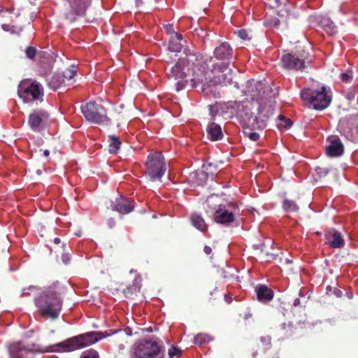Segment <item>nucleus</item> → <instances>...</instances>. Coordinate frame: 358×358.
Wrapping results in <instances>:
<instances>
[{
  "mask_svg": "<svg viewBox=\"0 0 358 358\" xmlns=\"http://www.w3.org/2000/svg\"><path fill=\"white\" fill-rule=\"evenodd\" d=\"M182 55L174 65L171 66V64L166 62L165 66L167 78L176 83V91L179 92L185 87L188 83V76H191L189 82L192 87L206 85L208 76L206 70L201 66L200 54L185 48Z\"/></svg>",
  "mask_w": 358,
  "mask_h": 358,
  "instance_id": "nucleus-1",
  "label": "nucleus"
},
{
  "mask_svg": "<svg viewBox=\"0 0 358 358\" xmlns=\"http://www.w3.org/2000/svg\"><path fill=\"white\" fill-rule=\"evenodd\" d=\"M36 306L38 308L41 317L57 319L61 312L63 299L58 282L46 287L35 299Z\"/></svg>",
  "mask_w": 358,
  "mask_h": 358,
  "instance_id": "nucleus-2",
  "label": "nucleus"
},
{
  "mask_svg": "<svg viewBox=\"0 0 358 358\" xmlns=\"http://www.w3.org/2000/svg\"><path fill=\"white\" fill-rule=\"evenodd\" d=\"M233 55L234 51L231 45L227 42H223L215 48L213 57L200 54L201 66L206 70V73H224L229 68Z\"/></svg>",
  "mask_w": 358,
  "mask_h": 358,
  "instance_id": "nucleus-3",
  "label": "nucleus"
},
{
  "mask_svg": "<svg viewBox=\"0 0 358 358\" xmlns=\"http://www.w3.org/2000/svg\"><path fill=\"white\" fill-rule=\"evenodd\" d=\"M115 331L108 333V331H91L85 334H80L62 342L57 343V346L59 348L55 351L59 352H71L84 347L90 345L101 339L106 338L111 334H114Z\"/></svg>",
  "mask_w": 358,
  "mask_h": 358,
  "instance_id": "nucleus-4",
  "label": "nucleus"
},
{
  "mask_svg": "<svg viewBox=\"0 0 358 358\" xmlns=\"http://www.w3.org/2000/svg\"><path fill=\"white\" fill-rule=\"evenodd\" d=\"M115 331L108 333V331H91L85 334H80L62 342L57 343V346L59 348L55 351L59 352H71L84 347L90 345L101 339L106 338L111 334H114Z\"/></svg>",
  "mask_w": 358,
  "mask_h": 358,
  "instance_id": "nucleus-5",
  "label": "nucleus"
},
{
  "mask_svg": "<svg viewBox=\"0 0 358 358\" xmlns=\"http://www.w3.org/2000/svg\"><path fill=\"white\" fill-rule=\"evenodd\" d=\"M162 344L156 340L141 339L136 341L133 347L131 358H164Z\"/></svg>",
  "mask_w": 358,
  "mask_h": 358,
  "instance_id": "nucleus-6",
  "label": "nucleus"
},
{
  "mask_svg": "<svg viewBox=\"0 0 358 358\" xmlns=\"http://www.w3.org/2000/svg\"><path fill=\"white\" fill-rule=\"evenodd\" d=\"M57 344L52 345L56 346ZM52 346L42 347L36 343L25 345L22 341H13L7 345V350L10 358H34L29 356L34 352L44 353L51 351Z\"/></svg>",
  "mask_w": 358,
  "mask_h": 358,
  "instance_id": "nucleus-7",
  "label": "nucleus"
},
{
  "mask_svg": "<svg viewBox=\"0 0 358 358\" xmlns=\"http://www.w3.org/2000/svg\"><path fill=\"white\" fill-rule=\"evenodd\" d=\"M145 166L146 167L145 174L152 182L161 181L166 171L164 157L161 152L150 153L147 157Z\"/></svg>",
  "mask_w": 358,
  "mask_h": 358,
  "instance_id": "nucleus-8",
  "label": "nucleus"
},
{
  "mask_svg": "<svg viewBox=\"0 0 358 358\" xmlns=\"http://www.w3.org/2000/svg\"><path fill=\"white\" fill-rule=\"evenodd\" d=\"M17 94L24 103L34 101L42 102L44 96L43 87L36 80H24L18 85Z\"/></svg>",
  "mask_w": 358,
  "mask_h": 358,
  "instance_id": "nucleus-9",
  "label": "nucleus"
},
{
  "mask_svg": "<svg viewBox=\"0 0 358 358\" xmlns=\"http://www.w3.org/2000/svg\"><path fill=\"white\" fill-rule=\"evenodd\" d=\"M91 0H66L64 4V15L71 23L77 20L79 17H84Z\"/></svg>",
  "mask_w": 358,
  "mask_h": 358,
  "instance_id": "nucleus-10",
  "label": "nucleus"
},
{
  "mask_svg": "<svg viewBox=\"0 0 358 358\" xmlns=\"http://www.w3.org/2000/svg\"><path fill=\"white\" fill-rule=\"evenodd\" d=\"M81 110L85 119L89 122L101 124L109 120L104 107L94 101H90L83 106Z\"/></svg>",
  "mask_w": 358,
  "mask_h": 358,
  "instance_id": "nucleus-11",
  "label": "nucleus"
},
{
  "mask_svg": "<svg viewBox=\"0 0 358 358\" xmlns=\"http://www.w3.org/2000/svg\"><path fill=\"white\" fill-rule=\"evenodd\" d=\"M239 214V207L235 202H226L219 210H216L214 221L225 226L232 223L235 216Z\"/></svg>",
  "mask_w": 358,
  "mask_h": 358,
  "instance_id": "nucleus-12",
  "label": "nucleus"
},
{
  "mask_svg": "<svg viewBox=\"0 0 358 358\" xmlns=\"http://www.w3.org/2000/svg\"><path fill=\"white\" fill-rule=\"evenodd\" d=\"M50 113L45 109L34 110L29 115L28 124L36 133L43 132L49 125Z\"/></svg>",
  "mask_w": 358,
  "mask_h": 358,
  "instance_id": "nucleus-13",
  "label": "nucleus"
},
{
  "mask_svg": "<svg viewBox=\"0 0 358 358\" xmlns=\"http://www.w3.org/2000/svg\"><path fill=\"white\" fill-rule=\"evenodd\" d=\"M210 73H207L208 78L207 79L206 85H201L203 90L206 87H210L213 85L227 86L228 85H231L232 83L233 76L230 69L227 73H221L222 74L214 76L212 78Z\"/></svg>",
  "mask_w": 358,
  "mask_h": 358,
  "instance_id": "nucleus-14",
  "label": "nucleus"
},
{
  "mask_svg": "<svg viewBox=\"0 0 358 358\" xmlns=\"http://www.w3.org/2000/svg\"><path fill=\"white\" fill-rule=\"evenodd\" d=\"M112 209L122 215L131 213L134 209V201L131 199H123L122 197L117 199L115 203L112 205Z\"/></svg>",
  "mask_w": 358,
  "mask_h": 358,
  "instance_id": "nucleus-15",
  "label": "nucleus"
},
{
  "mask_svg": "<svg viewBox=\"0 0 358 358\" xmlns=\"http://www.w3.org/2000/svg\"><path fill=\"white\" fill-rule=\"evenodd\" d=\"M224 203L217 195L212 194L207 198L204 203V208L207 213L215 214L216 210H219L223 206Z\"/></svg>",
  "mask_w": 358,
  "mask_h": 358,
  "instance_id": "nucleus-16",
  "label": "nucleus"
},
{
  "mask_svg": "<svg viewBox=\"0 0 358 358\" xmlns=\"http://www.w3.org/2000/svg\"><path fill=\"white\" fill-rule=\"evenodd\" d=\"M255 87L257 93L252 94V99H255L260 105V107L264 108L267 103L268 96L266 86L262 81H259L256 83Z\"/></svg>",
  "mask_w": 358,
  "mask_h": 358,
  "instance_id": "nucleus-17",
  "label": "nucleus"
},
{
  "mask_svg": "<svg viewBox=\"0 0 358 358\" xmlns=\"http://www.w3.org/2000/svg\"><path fill=\"white\" fill-rule=\"evenodd\" d=\"M206 132L208 138L212 141H217L223 138L221 126L214 122H210L208 124Z\"/></svg>",
  "mask_w": 358,
  "mask_h": 358,
  "instance_id": "nucleus-18",
  "label": "nucleus"
},
{
  "mask_svg": "<svg viewBox=\"0 0 358 358\" xmlns=\"http://www.w3.org/2000/svg\"><path fill=\"white\" fill-rule=\"evenodd\" d=\"M141 279L138 278H136L133 282L132 285L127 287L124 290L123 293L127 298L134 299L137 296L138 293L140 292L141 288Z\"/></svg>",
  "mask_w": 358,
  "mask_h": 358,
  "instance_id": "nucleus-19",
  "label": "nucleus"
},
{
  "mask_svg": "<svg viewBox=\"0 0 358 358\" xmlns=\"http://www.w3.org/2000/svg\"><path fill=\"white\" fill-rule=\"evenodd\" d=\"M257 300L266 304L268 302V287L266 285L258 284L255 287Z\"/></svg>",
  "mask_w": 358,
  "mask_h": 358,
  "instance_id": "nucleus-20",
  "label": "nucleus"
},
{
  "mask_svg": "<svg viewBox=\"0 0 358 358\" xmlns=\"http://www.w3.org/2000/svg\"><path fill=\"white\" fill-rule=\"evenodd\" d=\"M182 35L181 34H174L171 36L169 43V50L172 52H180L182 48L181 41Z\"/></svg>",
  "mask_w": 358,
  "mask_h": 358,
  "instance_id": "nucleus-21",
  "label": "nucleus"
},
{
  "mask_svg": "<svg viewBox=\"0 0 358 358\" xmlns=\"http://www.w3.org/2000/svg\"><path fill=\"white\" fill-rule=\"evenodd\" d=\"M192 224L199 231L204 232L207 230V224L200 214L194 213L190 216Z\"/></svg>",
  "mask_w": 358,
  "mask_h": 358,
  "instance_id": "nucleus-22",
  "label": "nucleus"
},
{
  "mask_svg": "<svg viewBox=\"0 0 358 358\" xmlns=\"http://www.w3.org/2000/svg\"><path fill=\"white\" fill-rule=\"evenodd\" d=\"M47 83L50 89L57 90L64 83V79L61 73H55L47 79Z\"/></svg>",
  "mask_w": 358,
  "mask_h": 358,
  "instance_id": "nucleus-23",
  "label": "nucleus"
},
{
  "mask_svg": "<svg viewBox=\"0 0 358 358\" xmlns=\"http://www.w3.org/2000/svg\"><path fill=\"white\" fill-rule=\"evenodd\" d=\"M108 138L109 152L113 155L117 154L122 144L119 137L116 135H109Z\"/></svg>",
  "mask_w": 358,
  "mask_h": 358,
  "instance_id": "nucleus-24",
  "label": "nucleus"
},
{
  "mask_svg": "<svg viewBox=\"0 0 358 358\" xmlns=\"http://www.w3.org/2000/svg\"><path fill=\"white\" fill-rule=\"evenodd\" d=\"M211 340L210 336L207 334H198L194 338V343L196 345L208 343Z\"/></svg>",
  "mask_w": 358,
  "mask_h": 358,
  "instance_id": "nucleus-25",
  "label": "nucleus"
},
{
  "mask_svg": "<svg viewBox=\"0 0 358 358\" xmlns=\"http://www.w3.org/2000/svg\"><path fill=\"white\" fill-rule=\"evenodd\" d=\"M39 290V288L37 286L30 285L28 287L24 288L21 293L22 297H26L31 296V294H35Z\"/></svg>",
  "mask_w": 358,
  "mask_h": 358,
  "instance_id": "nucleus-26",
  "label": "nucleus"
},
{
  "mask_svg": "<svg viewBox=\"0 0 358 358\" xmlns=\"http://www.w3.org/2000/svg\"><path fill=\"white\" fill-rule=\"evenodd\" d=\"M80 358H99V353L93 349L85 351L82 353Z\"/></svg>",
  "mask_w": 358,
  "mask_h": 358,
  "instance_id": "nucleus-27",
  "label": "nucleus"
},
{
  "mask_svg": "<svg viewBox=\"0 0 358 358\" xmlns=\"http://www.w3.org/2000/svg\"><path fill=\"white\" fill-rule=\"evenodd\" d=\"M61 75L63 76L64 80L66 79L67 80H69L76 75V71L71 69H66Z\"/></svg>",
  "mask_w": 358,
  "mask_h": 358,
  "instance_id": "nucleus-28",
  "label": "nucleus"
},
{
  "mask_svg": "<svg viewBox=\"0 0 358 358\" xmlns=\"http://www.w3.org/2000/svg\"><path fill=\"white\" fill-rule=\"evenodd\" d=\"M36 52L37 51H36V48L32 47V46H28L26 48L25 54H26L27 57H28L29 59H33L36 55Z\"/></svg>",
  "mask_w": 358,
  "mask_h": 358,
  "instance_id": "nucleus-29",
  "label": "nucleus"
},
{
  "mask_svg": "<svg viewBox=\"0 0 358 358\" xmlns=\"http://www.w3.org/2000/svg\"><path fill=\"white\" fill-rule=\"evenodd\" d=\"M182 354V350L177 347L172 346L169 350V355L170 358H173V357H179Z\"/></svg>",
  "mask_w": 358,
  "mask_h": 358,
  "instance_id": "nucleus-30",
  "label": "nucleus"
},
{
  "mask_svg": "<svg viewBox=\"0 0 358 358\" xmlns=\"http://www.w3.org/2000/svg\"><path fill=\"white\" fill-rule=\"evenodd\" d=\"M238 36L240 37L243 40H250V38L249 36L248 32L245 29H240L237 32Z\"/></svg>",
  "mask_w": 358,
  "mask_h": 358,
  "instance_id": "nucleus-31",
  "label": "nucleus"
},
{
  "mask_svg": "<svg viewBox=\"0 0 358 358\" xmlns=\"http://www.w3.org/2000/svg\"><path fill=\"white\" fill-rule=\"evenodd\" d=\"M164 28L165 29L167 34H170L171 36L174 35V34H178V32L175 31L173 24H164Z\"/></svg>",
  "mask_w": 358,
  "mask_h": 358,
  "instance_id": "nucleus-32",
  "label": "nucleus"
},
{
  "mask_svg": "<svg viewBox=\"0 0 358 358\" xmlns=\"http://www.w3.org/2000/svg\"><path fill=\"white\" fill-rule=\"evenodd\" d=\"M248 136L250 140L253 141H257L259 138V134L257 132H250L248 134Z\"/></svg>",
  "mask_w": 358,
  "mask_h": 358,
  "instance_id": "nucleus-33",
  "label": "nucleus"
},
{
  "mask_svg": "<svg viewBox=\"0 0 358 358\" xmlns=\"http://www.w3.org/2000/svg\"><path fill=\"white\" fill-rule=\"evenodd\" d=\"M203 252L206 255H210L212 252V249L210 246L206 245L203 248Z\"/></svg>",
  "mask_w": 358,
  "mask_h": 358,
  "instance_id": "nucleus-34",
  "label": "nucleus"
},
{
  "mask_svg": "<svg viewBox=\"0 0 358 358\" xmlns=\"http://www.w3.org/2000/svg\"><path fill=\"white\" fill-rule=\"evenodd\" d=\"M9 27H10V26L8 24H3L2 25V29L4 31H9L10 30Z\"/></svg>",
  "mask_w": 358,
  "mask_h": 358,
  "instance_id": "nucleus-35",
  "label": "nucleus"
},
{
  "mask_svg": "<svg viewBox=\"0 0 358 358\" xmlns=\"http://www.w3.org/2000/svg\"><path fill=\"white\" fill-rule=\"evenodd\" d=\"M53 241L55 244L58 245L60 243L61 240L59 238H55Z\"/></svg>",
  "mask_w": 358,
  "mask_h": 358,
  "instance_id": "nucleus-36",
  "label": "nucleus"
},
{
  "mask_svg": "<svg viewBox=\"0 0 358 358\" xmlns=\"http://www.w3.org/2000/svg\"><path fill=\"white\" fill-rule=\"evenodd\" d=\"M43 155H44L45 157H48V156L50 155V152H49V150H44V151H43Z\"/></svg>",
  "mask_w": 358,
  "mask_h": 358,
  "instance_id": "nucleus-37",
  "label": "nucleus"
},
{
  "mask_svg": "<svg viewBox=\"0 0 358 358\" xmlns=\"http://www.w3.org/2000/svg\"><path fill=\"white\" fill-rule=\"evenodd\" d=\"M214 97L215 98H220V93L219 92L218 93H215L214 94Z\"/></svg>",
  "mask_w": 358,
  "mask_h": 358,
  "instance_id": "nucleus-38",
  "label": "nucleus"
},
{
  "mask_svg": "<svg viewBox=\"0 0 358 358\" xmlns=\"http://www.w3.org/2000/svg\"><path fill=\"white\" fill-rule=\"evenodd\" d=\"M251 118L253 119V120H256L257 117H253L252 115H250V117H248V120H250Z\"/></svg>",
  "mask_w": 358,
  "mask_h": 358,
  "instance_id": "nucleus-39",
  "label": "nucleus"
}]
</instances>
